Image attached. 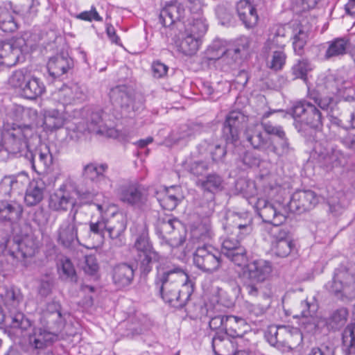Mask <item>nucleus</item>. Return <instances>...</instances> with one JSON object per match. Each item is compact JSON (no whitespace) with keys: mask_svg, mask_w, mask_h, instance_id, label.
<instances>
[{"mask_svg":"<svg viewBox=\"0 0 355 355\" xmlns=\"http://www.w3.org/2000/svg\"><path fill=\"white\" fill-rule=\"evenodd\" d=\"M222 178L215 174L208 175L205 179H198L196 185L205 191L215 193L222 189Z\"/></svg>","mask_w":355,"mask_h":355,"instance_id":"49530a36","label":"nucleus"},{"mask_svg":"<svg viewBox=\"0 0 355 355\" xmlns=\"http://www.w3.org/2000/svg\"><path fill=\"white\" fill-rule=\"evenodd\" d=\"M228 228L240 239H243L252 232V218L247 213L234 214L228 218Z\"/></svg>","mask_w":355,"mask_h":355,"instance_id":"412c9836","label":"nucleus"},{"mask_svg":"<svg viewBox=\"0 0 355 355\" xmlns=\"http://www.w3.org/2000/svg\"><path fill=\"white\" fill-rule=\"evenodd\" d=\"M102 118L99 112H92L89 122L85 125L80 122H74L73 125L68 126L67 130L73 139H80L86 131L98 132L101 127Z\"/></svg>","mask_w":355,"mask_h":355,"instance_id":"4be33fe9","label":"nucleus"},{"mask_svg":"<svg viewBox=\"0 0 355 355\" xmlns=\"http://www.w3.org/2000/svg\"><path fill=\"white\" fill-rule=\"evenodd\" d=\"M36 247L31 239H24L20 242L10 241L6 237L0 241V253L10 255L14 259L21 261L34 255Z\"/></svg>","mask_w":355,"mask_h":355,"instance_id":"ddd939ff","label":"nucleus"},{"mask_svg":"<svg viewBox=\"0 0 355 355\" xmlns=\"http://www.w3.org/2000/svg\"><path fill=\"white\" fill-rule=\"evenodd\" d=\"M348 45L347 40L343 38H337L332 41L326 51L325 58H331L335 56L344 55Z\"/></svg>","mask_w":355,"mask_h":355,"instance_id":"5fc2aeb1","label":"nucleus"},{"mask_svg":"<svg viewBox=\"0 0 355 355\" xmlns=\"http://www.w3.org/2000/svg\"><path fill=\"white\" fill-rule=\"evenodd\" d=\"M332 87L335 86V90L331 91L333 94H337L340 98H345L346 92L349 93L352 90V84L348 80H344L341 78H336L332 83ZM348 99V96L346 98Z\"/></svg>","mask_w":355,"mask_h":355,"instance_id":"0e129e2a","label":"nucleus"},{"mask_svg":"<svg viewBox=\"0 0 355 355\" xmlns=\"http://www.w3.org/2000/svg\"><path fill=\"white\" fill-rule=\"evenodd\" d=\"M25 40L22 37L0 42V67H12L24 60Z\"/></svg>","mask_w":355,"mask_h":355,"instance_id":"f8f14e48","label":"nucleus"},{"mask_svg":"<svg viewBox=\"0 0 355 355\" xmlns=\"http://www.w3.org/2000/svg\"><path fill=\"white\" fill-rule=\"evenodd\" d=\"M80 110L73 109L70 110L66 107L46 110L44 112V128L47 131H55L66 126L73 125L70 124L73 120H77L81 116Z\"/></svg>","mask_w":355,"mask_h":355,"instance_id":"6e6552de","label":"nucleus"},{"mask_svg":"<svg viewBox=\"0 0 355 355\" xmlns=\"http://www.w3.org/2000/svg\"><path fill=\"white\" fill-rule=\"evenodd\" d=\"M286 55L282 51H274L272 58L268 61L267 66L274 71L281 70L286 63Z\"/></svg>","mask_w":355,"mask_h":355,"instance_id":"e2e57ef3","label":"nucleus"},{"mask_svg":"<svg viewBox=\"0 0 355 355\" xmlns=\"http://www.w3.org/2000/svg\"><path fill=\"white\" fill-rule=\"evenodd\" d=\"M110 98L121 107H130L134 112L143 108L144 101L141 97L132 98L125 85H119L112 88L110 92Z\"/></svg>","mask_w":355,"mask_h":355,"instance_id":"aec40b11","label":"nucleus"},{"mask_svg":"<svg viewBox=\"0 0 355 355\" xmlns=\"http://www.w3.org/2000/svg\"><path fill=\"white\" fill-rule=\"evenodd\" d=\"M5 322L6 325L14 331L16 334H26L31 328L32 323L21 312H16L5 317L2 309L0 306V324Z\"/></svg>","mask_w":355,"mask_h":355,"instance_id":"393cba45","label":"nucleus"},{"mask_svg":"<svg viewBox=\"0 0 355 355\" xmlns=\"http://www.w3.org/2000/svg\"><path fill=\"white\" fill-rule=\"evenodd\" d=\"M343 349L349 355L355 352V325H348L343 333Z\"/></svg>","mask_w":355,"mask_h":355,"instance_id":"864d4df0","label":"nucleus"},{"mask_svg":"<svg viewBox=\"0 0 355 355\" xmlns=\"http://www.w3.org/2000/svg\"><path fill=\"white\" fill-rule=\"evenodd\" d=\"M268 342L282 352H289L302 342L300 330L290 326H270L266 334Z\"/></svg>","mask_w":355,"mask_h":355,"instance_id":"20e7f679","label":"nucleus"},{"mask_svg":"<svg viewBox=\"0 0 355 355\" xmlns=\"http://www.w3.org/2000/svg\"><path fill=\"white\" fill-rule=\"evenodd\" d=\"M184 6L178 2L167 5L161 11L159 21L164 27H170L176 21H180L185 15Z\"/></svg>","mask_w":355,"mask_h":355,"instance_id":"c85d7f7f","label":"nucleus"},{"mask_svg":"<svg viewBox=\"0 0 355 355\" xmlns=\"http://www.w3.org/2000/svg\"><path fill=\"white\" fill-rule=\"evenodd\" d=\"M311 70L309 62L306 59L298 60L293 66L291 71L295 78L306 79L307 73Z\"/></svg>","mask_w":355,"mask_h":355,"instance_id":"bf43d9fd","label":"nucleus"},{"mask_svg":"<svg viewBox=\"0 0 355 355\" xmlns=\"http://www.w3.org/2000/svg\"><path fill=\"white\" fill-rule=\"evenodd\" d=\"M272 263L268 260L259 259L250 262L239 274L248 295L257 297L261 291L272 289L271 285L264 283L272 274Z\"/></svg>","mask_w":355,"mask_h":355,"instance_id":"f03ea898","label":"nucleus"},{"mask_svg":"<svg viewBox=\"0 0 355 355\" xmlns=\"http://www.w3.org/2000/svg\"><path fill=\"white\" fill-rule=\"evenodd\" d=\"M293 46L296 54L301 55L306 44L309 36V28L303 21L293 23Z\"/></svg>","mask_w":355,"mask_h":355,"instance_id":"c9c22d12","label":"nucleus"},{"mask_svg":"<svg viewBox=\"0 0 355 355\" xmlns=\"http://www.w3.org/2000/svg\"><path fill=\"white\" fill-rule=\"evenodd\" d=\"M26 157L30 159L32 168L40 174L46 173L53 164V156L47 146L35 154L29 152Z\"/></svg>","mask_w":355,"mask_h":355,"instance_id":"5701e85b","label":"nucleus"},{"mask_svg":"<svg viewBox=\"0 0 355 355\" xmlns=\"http://www.w3.org/2000/svg\"><path fill=\"white\" fill-rule=\"evenodd\" d=\"M0 28L3 32H13L17 28L12 12L6 9L0 12Z\"/></svg>","mask_w":355,"mask_h":355,"instance_id":"4d7b16f0","label":"nucleus"},{"mask_svg":"<svg viewBox=\"0 0 355 355\" xmlns=\"http://www.w3.org/2000/svg\"><path fill=\"white\" fill-rule=\"evenodd\" d=\"M133 277L134 269L130 264L121 263L113 268V283L119 288L128 286L132 282Z\"/></svg>","mask_w":355,"mask_h":355,"instance_id":"f704fd0d","label":"nucleus"},{"mask_svg":"<svg viewBox=\"0 0 355 355\" xmlns=\"http://www.w3.org/2000/svg\"><path fill=\"white\" fill-rule=\"evenodd\" d=\"M196 135L193 128L189 125H181L176 132L171 135V139L174 144H186L187 141Z\"/></svg>","mask_w":355,"mask_h":355,"instance_id":"3c124183","label":"nucleus"},{"mask_svg":"<svg viewBox=\"0 0 355 355\" xmlns=\"http://www.w3.org/2000/svg\"><path fill=\"white\" fill-rule=\"evenodd\" d=\"M57 339V335L42 327H33L28 333V345L31 350L48 349Z\"/></svg>","mask_w":355,"mask_h":355,"instance_id":"a211bd4d","label":"nucleus"},{"mask_svg":"<svg viewBox=\"0 0 355 355\" xmlns=\"http://www.w3.org/2000/svg\"><path fill=\"white\" fill-rule=\"evenodd\" d=\"M239 19L247 28H254L258 23L259 16L255 6L248 0H240L236 3Z\"/></svg>","mask_w":355,"mask_h":355,"instance_id":"a878e982","label":"nucleus"},{"mask_svg":"<svg viewBox=\"0 0 355 355\" xmlns=\"http://www.w3.org/2000/svg\"><path fill=\"white\" fill-rule=\"evenodd\" d=\"M119 196L123 202L139 207L145 205L148 200L146 189L142 185L137 184L122 186L119 189Z\"/></svg>","mask_w":355,"mask_h":355,"instance_id":"f3484780","label":"nucleus"},{"mask_svg":"<svg viewBox=\"0 0 355 355\" xmlns=\"http://www.w3.org/2000/svg\"><path fill=\"white\" fill-rule=\"evenodd\" d=\"M354 284V277L347 272L337 274L333 280L331 288L335 293L345 292L347 286Z\"/></svg>","mask_w":355,"mask_h":355,"instance_id":"603ef678","label":"nucleus"},{"mask_svg":"<svg viewBox=\"0 0 355 355\" xmlns=\"http://www.w3.org/2000/svg\"><path fill=\"white\" fill-rule=\"evenodd\" d=\"M107 165L102 164L99 166L94 164H89L85 166L83 175L85 180H96L106 169Z\"/></svg>","mask_w":355,"mask_h":355,"instance_id":"69168bd1","label":"nucleus"},{"mask_svg":"<svg viewBox=\"0 0 355 355\" xmlns=\"http://www.w3.org/2000/svg\"><path fill=\"white\" fill-rule=\"evenodd\" d=\"M328 204L330 211L337 216L341 214L347 209L349 200L343 192L338 191L329 198Z\"/></svg>","mask_w":355,"mask_h":355,"instance_id":"de8ad7c7","label":"nucleus"},{"mask_svg":"<svg viewBox=\"0 0 355 355\" xmlns=\"http://www.w3.org/2000/svg\"><path fill=\"white\" fill-rule=\"evenodd\" d=\"M194 236L203 241L209 240L211 238L213 232L209 219L205 218L196 228L193 231Z\"/></svg>","mask_w":355,"mask_h":355,"instance_id":"052dcab7","label":"nucleus"},{"mask_svg":"<svg viewBox=\"0 0 355 355\" xmlns=\"http://www.w3.org/2000/svg\"><path fill=\"white\" fill-rule=\"evenodd\" d=\"M225 254L235 265L242 267V270L250 263L244 247L239 248L236 251L225 252Z\"/></svg>","mask_w":355,"mask_h":355,"instance_id":"13d9d810","label":"nucleus"},{"mask_svg":"<svg viewBox=\"0 0 355 355\" xmlns=\"http://www.w3.org/2000/svg\"><path fill=\"white\" fill-rule=\"evenodd\" d=\"M248 329L245 320L235 315H226L225 333L232 337H241Z\"/></svg>","mask_w":355,"mask_h":355,"instance_id":"4c0bfd02","label":"nucleus"},{"mask_svg":"<svg viewBox=\"0 0 355 355\" xmlns=\"http://www.w3.org/2000/svg\"><path fill=\"white\" fill-rule=\"evenodd\" d=\"M5 305L9 309H15L23 300V295L19 289L15 287H6L1 294Z\"/></svg>","mask_w":355,"mask_h":355,"instance_id":"09e8293b","label":"nucleus"},{"mask_svg":"<svg viewBox=\"0 0 355 355\" xmlns=\"http://www.w3.org/2000/svg\"><path fill=\"white\" fill-rule=\"evenodd\" d=\"M251 44V40L249 37L243 36L239 38L234 46H231L232 49L229 53H232L235 58H241L242 55L246 53Z\"/></svg>","mask_w":355,"mask_h":355,"instance_id":"680f3d73","label":"nucleus"},{"mask_svg":"<svg viewBox=\"0 0 355 355\" xmlns=\"http://www.w3.org/2000/svg\"><path fill=\"white\" fill-rule=\"evenodd\" d=\"M209 169V164L202 160L191 162L188 166V171L196 177H200L205 174Z\"/></svg>","mask_w":355,"mask_h":355,"instance_id":"774afa93","label":"nucleus"},{"mask_svg":"<svg viewBox=\"0 0 355 355\" xmlns=\"http://www.w3.org/2000/svg\"><path fill=\"white\" fill-rule=\"evenodd\" d=\"M8 81L12 87L20 89L21 95L27 99H36L45 91L44 83L24 69L13 72Z\"/></svg>","mask_w":355,"mask_h":355,"instance_id":"423d86ee","label":"nucleus"},{"mask_svg":"<svg viewBox=\"0 0 355 355\" xmlns=\"http://www.w3.org/2000/svg\"><path fill=\"white\" fill-rule=\"evenodd\" d=\"M78 209L73 211L60 224L56 232L57 243L64 248L71 249L80 243L78 237L79 227L83 224L77 221Z\"/></svg>","mask_w":355,"mask_h":355,"instance_id":"1a4fd4ad","label":"nucleus"},{"mask_svg":"<svg viewBox=\"0 0 355 355\" xmlns=\"http://www.w3.org/2000/svg\"><path fill=\"white\" fill-rule=\"evenodd\" d=\"M6 145V150L13 154L22 153L28 146L25 137L20 128L15 129L8 133Z\"/></svg>","mask_w":355,"mask_h":355,"instance_id":"58836bf2","label":"nucleus"},{"mask_svg":"<svg viewBox=\"0 0 355 355\" xmlns=\"http://www.w3.org/2000/svg\"><path fill=\"white\" fill-rule=\"evenodd\" d=\"M75 182L71 179H67L50 196L49 206L55 211L64 212L78 209L77 199L75 197Z\"/></svg>","mask_w":355,"mask_h":355,"instance_id":"0eeeda50","label":"nucleus"},{"mask_svg":"<svg viewBox=\"0 0 355 355\" xmlns=\"http://www.w3.org/2000/svg\"><path fill=\"white\" fill-rule=\"evenodd\" d=\"M140 262V268L144 273H148L153 268V263L159 261L160 256L158 252L155 250L144 253L138 254Z\"/></svg>","mask_w":355,"mask_h":355,"instance_id":"6e6d98bb","label":"nucleus"},{"mask_svg":"<svg viewBox=\"0 0 355 355\" xmlns=\"http://www.w3.org/2000/svg\"><path fill=\"white\" fill-rule=\"evenodd\" d=\"M193 263L202 272L213 273L221 266L220 253L209 245L198 246L193 254Z\"/></svg>","mask_w":355,"mask_h":355,"instance_id":"9d476101","label":"nucleus"},{"mask_svg":"<svg viewBox=\"0 0 355 355\" xmlns=\"http://www.w3.org/2000/svg\"><path fill=\"white\" fill-rule=\"evenodd\" d=\"M42 318L49 329L58 331L64 327V320L58 304H49L43 313Z\"/></svg>","mask_w":355,"mask_h":355,"instance_id":"e433bc0d","label":"nucleus"},{"mask_svg":"<svg viewBox=\"0 0 355 355\" xmlns=\"http://www.w3.org/2000/svg\"><path fill=\"white\" fill-rule=\"evenodd\" d=\"M292 115L295 120V125L302 130V123L313 129H320L323 125L324 117L315 104L301 100L295 102L291 108Z\"/></svg>","mask_w":355,"mask_h":355,"instance_id":"39448f33","label":"nucleus"},{"mask_svg":"<svg viewBox=\"0 0 355 355\" xmlns=\"http://www.w3.org/2000/svg\"><path fill=\"white\" fill-rule=\"evenodd\" d=\"M272 296V289L266 288V291H261L257 297H262L263 304H250L248 306V311L251 316L259 317L263 315L270 306Z\"/></svg>","mask_w":355,"mask_h":355,"instance_id":"c03bdc74","label":"nucleus"},{"mask_svg":"<svg viewBox=\"0 0 355 355\" xmlns=\"http://www.w3.org/2000/svg\"><path fill=\"white\" fill-rule=\"evenodd\" d=\"M46 184L42 179H34L29 182L26 189L24 201L29 206L39 204L44 198Z\"/></svg>","mask_w":355,"mask_h":355,"instance_id":"7c9ffc66","label":"nucleus"},{"mask_svg":"<svg viewBox=\"0 0 355 355\" xmlns=\"http://www.w3.org/2000/svg\"><path fill=\"white\" fill-rule=\"evenodd\" d=\"M315 152L318 154L320 162L327 167L338 166L345 161L343 153L338 149L333 147L322 148L320 146L315 147Z\"/></svg>","mask_w":355,"mask_h":355,"instance_id":"c756f323","label":"nucleus"},{"mask_svg":"<svg viewBox=\"0 0 355 355\" xmlns=\"http://www.w3.org/2000/svg\"><path fill=\"white\" fill-rule=\"evenodd\" d=\"M293 247V241L288 237V232L278 230V234L275 236V239L272 242V252L277 257H286L290 254Z\"/></svg>","mask_w":355,"mask_h":355,"instance_id":"2f4dec72","label":"nucleus"},{"mask_svg":"<svg viewBox=\"0 0 355 355\" xmlns=\"http://www.w3.org/2000/svg\"><path fill=\"white\" fill-rule=\"evenodd\" d=\"M134 246L139 254L153 251L152 244L149 241L148 231L146 225L139 227V234L135 240Z\"/></svg>","mask_w":355,"mask_h":355,"instance_id":"8fccbe9b","label":"nucleus"},{"mask_svg":"<svg viewBox=\"0 0 355 355\" xmlns=\"http://www.w3.org/2000/svg\"><path fill=\"white\" fill-rule=\"evenodd\" d=\"M61 275L71 282H76V273L71 261L67 259L61 260Z\"/></svg>","mask_w":355,"mask_h":355,"instance_id":"338daca9","label":"nucleus"},{"mask_svg":"<svg viewBox=\"0 0 355 355\" xmlns=\"http://www.w3.org/2000/svg\"><path fill=\"white\" fill-rule=\"evenodd\" d=\"M254 207L259 216L265 223L279 226L286 220L287 209L279 202H270L264 198H258Z\"/></svg>","mask_w":355,"mask_h":355,"instance_id":"9b49d317","label":"nucleus"},{"mask_svg":"<svg viewBox=\"0 0 355 355\" xmlns=\"http://www.w3.org/2000/svg\"><path fill=\"white\" fill-rule=\"evenodd\" d=\"M244 137L255 149L261 150L266 153L268 148L275 150L273 147H271L270 138L263 134L262 127L259 123L249 125L244 132Z\"/></svg>","mask_w":355,"mask_h":355,"instance_id":"6ab92c4d","label":"nucleus"},{"mask_svg":"<svg viewBox=\"0 0 355 355\" xmlns=\"http://www.w3.org/2000/svg\"><path fill=\"white\" fill-rule=\"evenodd\" d=\"M155 282L162 299L175 307L183 306L193 292V284L185 270L171 263L157 268Z\"/></svg>","mask_w":355,"mask_h":355,"instance_id":"f257e3e1","label":"nucleus"},{"mask_svg":"<svg viewBox=\"0 0 355 355\" xmlns=\"http://www.w3.org/2000/svg\"><path fill=\"white\" fill-rule=\"evenodd\" d=\"M177 225L180 223L175 220H168L164 224L163 228L168 231V236H164L161 241V245L166 247L168 252L172 251V248L181 245L185 241V236L180 234L179 230H176Z\"/></svg>","mask_w":355,"mask_h":355,"instance_id":"cd10ccee","label":"nucleus"},{"mask_svg":"<svg viewBox=\"0 0 355 355\" xmlns=\"http://www.w3.org/2000/svg\"><path fill=\"white\" fill-rule=\"evenodd\" d=\"M73 62L67 55L61 53L51 57L47 63V69L51 76L60 78L73 67Z\"/></svg>","mask_w":355,"mask_h":355,"instance_id":"b1692460","label":"nucleus"},{"mask_svg":"<svg viewBox=\"0 0 355 355\" xmlns=\"http://www.w3.org/2000/svg\"><path fill=\"white\" fill-rule=\"evenodd\" d=\"M301 315L306 318L303 322L307 332L315 333L318 329L328 324L333 329L343 327L347 320L348 311L345 308H340L332 313L327 322L324 318L316 314L318 304L313 298L311 301H302L300 304Z\"/></svg>","mask_w":355,"mask_h":355,"instance_id":"7ed1b4c3","label":"nucleus"},{"mask_svg":"<svg viewBox=\"0 0 355 355\" xmlns=\"http://www.w3.org/2000/svg\"><path fill=\"white\" fill-rule=\"evenodd\" d=\"M114 218L109 219L106 232L113 245L122 246L125 244L124 232L126 229L125 223L123 216L120 214H112Z\"/></svg>","mask_w":355,"mask_h":355,"instance_id":"bb28decb","label":"nucleus"},{"mask_svg":"<svg viewBox=\"0 0 355 355\" xmlns=\"http://www.w3.org/2000/svg\"><path fill=\"white\" fill-rule=\"evenodd\" d=\"M246 121L247 116L239 111H232L226 116L223 136L227 145L236 146L239 143V133Z\"/></svg>","mask_w":355,"mask_h":355,"instance_id":"4468645a","label":"nucleus"},{"mask_svg":"<svg viewBox=\"0 0 355 355\" xmlns=\"http://www.w3.org/2000/svg\"><path fill=\"white\" fill-rule=\"evenodd\" d=\"M208 25L202 14L190 16L184 22L183 32L202 39L206 33Z\"/></svg>","mask_w":355,"mask_h":355,"instance_id":"72a5a7b5","label":"nucleus"},{"mask_svg":"<svg viewBox=\"0 0 355 355\" xmlns=\"http://www.w3.org/2000/svg\"><path fill=\"white\" fill-rule=\"evenodd\" d=\"M95 206L100 213V216L98 218H92L89 222V231L94 234L104 237L109 219L106 218L102 205L96 204Z\"/></svg>","mask_w":355,"mask_h":355,"instance_id":"a18cd8bd","label":"nucleus"},{"mask_svg":"<svg viewBox=\"0 0 355 355\" xmlns=\"http://www.w3.org/2000/svg\"><path fill=\"white\" fill-rule=\"evenodd\" d=\"M202 43V39L181 31L180 33L179 50L186 55H193L197 53Z\"/></svg>","mask_w":355,"mask_h":355,"instance_id":"a19ab883","label":"nucleus"},{"mask_svg":"<svg viewBox=\"0 0 355 355\" xmlns=\"http://www.w3.org/2000/svg\"><path fill=\"white\" fill-rule=\"evenodd\" d=\"M23 213L22 205L15 200L0 201V220L12 223L17 222Z\"/></svg>","mask_w":355,"mask_h":355,"instance_id":"473e14b6","label":"nucleus"},{"mask_svg":"<svg viewBox=\"0 0 355 355\" xmlns=\"http://www.w3.org/2000/svg\"><path fill=\"white\" fill-rule=\"evenodd\" d=\"M55 101L62 104V107L69 108V105L83 102L87 94L85 89L77 83L64 85L53 94Z\"/></svg>","mask_w":355,"mask_h":355,"instance_id":"2eb2a0df","label":"nucleus"},{"mask_svg":"<svg viewBox=\"0 0 355 355\" xmlns=\"http://www.w3.org/2000/svg\"><path fill=\"white\" fill-rule=\"evenodd\" d=\"M182 199L181 188L173 186L166 189L164 196L159 199V202L163 209L171 211L177 207Z\"/></svg>","mask_w":355,"mask_h":355,"instance_id":"79ce46f5","label":"nucleus"},{"mask_svg":"<svg viewBox=\"0 0 355 355\" xmlns=\"http://www.w3.org/2000/svg\"><path fill=\"white\" fill-rule=\"evenodd\" d=\"M318 203V197L311 190L297 191L288 203V209L293 213L302 214L312 209Z\"/></svg>","mask_w":355,"mask_h":355,"instance_id":"dca6fc26","label":"nucleus"},{"mask_svg":"<svg viewBox=\"0 0 355 355\" xmlns=\"http://www.w3.org/2000/svg\"><path fill=\"white\" fill-rule=\"evenodd\" d=\"M75 193L80 200L87 203L96 196L98 189L94 180H85L81 185L77 187L75 184Z\"/></svg>","mask_w":355,"mask_h":355,"instance_id":"37998d69","label":"nucleus"},{"mask_svg":"<svg viewBox=\"0 0 355 355\" xmlns=\"http://www.w3.org/2000/svg\"><path fill=\"white\" fill-rule=\"evenodd\" d=\"M289 27L287 25H275L270 29V33L267 42L269 49L275 47L283 49L287 42L286 34Z\"/></svg>","mask_w":355,"mask_h":355,"instance_id":"ea45409f","label":"nucleus"}]
</instances>
